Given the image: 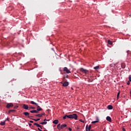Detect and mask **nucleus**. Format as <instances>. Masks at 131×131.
Segmentation results:
<instances>
[{
    "label": "nucleus",
    "instance_id": "1",
    "mask_svg": "<svg viewBox=\"0 0 131 131\" xmlns=\"http://www.w3.org/2000/svg\"><path fill=\"white\" fill-rule=\"evenodd\" d=\"M78 116H77V115L76 114H73L72 115H68V118L72 119H75V120H77Z\"/></svg>",
    "mask_w": 131,
    "mask_h": 131
},
{
    "label": "nucleus",
    "instance_id": "2",
    "mask_svg": "<svg viewBox=\"0 0 131 131\" xmlns=\"http://www.w3.org/2000/svg\"><path fill=\"white\" fill-rule=\"evenodd\" d=\"M79 70L81 71V72L85 73V74H88L89 73V71L88 70L84 69L82 68H80Z\"/></svg>",
    "mask_w": 131,
    "mask_h": 131
},
{
    "label": "nucleus",
    "instance_id": "3",
    "mask_svg": "<svg viewBox=\"0 0 131 131\" xmlns=\"http://www.w3.org/2000/svg\"><path fill=\"white\" fill-rule=\"evenodd\" d=\"M63 71L66 72V73H71V71H70V70L68 69L67 67H64L63 70Z\"/></svg>",
    "mask_w": 131,
    "mask_h": 131
},
{
    "label": "nucleus",
    "instance_id": "4",
    "mask_svg": "<svg viewBox=\"0 0 131 131\" xmlns=\"http://www.w3.org/2000/svg\"><path fill=\"white\" fill-rule=\"evenodd\" d=\"M92 127V125H90L89 126L88 125H86V131H90L91 130V128Z\"/></svg>",
    "mask_w": 131,
    "mask_h": 131
},
{
    "label": "nucleus",
    "instance_id": "5",
    "mask_svg": "<svg viewBox=\"0 0 131 131\" xmlns=\"http://www.w3.org/2000/svg\"><path fill=\"white\" fill-rule=\"evenodd\" d=\"M13 106H14V105L13 104V103H10L7 104L6 105V108H10V107H13Z\"/></svg>",
    "mask_w": 131,
    "mask_h": 131
},
{
    "label": "nucleus",
    "instance_id": "6",
    "mask_svg": "<svg viewBox=\"0 0 131 131\" xmlns=\"http://www.w3.org/2000/svg\"><path fill=\"white\" fill-rule=\"evenodd\" d=\"M63 86H68L69 85V83L67 81L64 82L63 84Z\"/></svg>",
    "mask_w": 131,
    "mask_h": 131
},
{
    "label": "nucleus",
    "instance_id": "7",
    "mask_svg": "<svg viewBox=\"0 0 131 131\" xmlns=\"http://www.w3.org/2000/svg\"><path fill=\"white\" fill-rule=\"evenodd\" d=\"M23 114L25 115V116H28V118H30V116H29V113L28 112H24Z\"/></svg>",
    "mask_w": 131,
    "mask_h": 131
},
{
    "label": "nucleus",
    "instance_id": "8",
    "mask_svg": "<svg viewBox=\"0 0 131 131\" xmlns=\"http://www.w3.org/2000/svg\"><path fill=\"white\" fill-rule=\"evenodd\" d=\"M99 118L97 117V118H96V121H92V122H91V123H92V124L97 123V122H99Z\"/></svg>",
    "mask_w": 131,
    "mask_h": 131
},
{
    "label": "nucleus",
    "instance_id": "9",
    "mask_svg": "<svg viewBox=\"0 0 131 131\" xmlns=\"http://www.w3.org/2000/svg\"><path fill=\"white\" fill-rule=\"evenodd\" d=\"M106 120L107 121H109V122H111L112 121V119H111V117L110 116L106 117Z\"/></svg>",
    "mask_w": 131,
    "mask_h": 131
},
{
    "label": "nucleus",
    "instance_id": "10",
    "mask_svg": "<svg viewBox=\"0 0 131 131\" xmlns=\"http://www.w3.org/2000/svg\"><path fill=\"white\" fill-rule=\"evenodd\" d=\"M43 115H45V113L40 114H37V115H35V116H37L38 117H42V116H43Z\"/></svg>",
    "mask_w": 131,
    "mask_h": 131
},
{
    "label": "nucleus",
    "instance_id": "11",
    "mask_svg": "<svg viewBox=\"0 0 131 131\" xmlns=\"http://www.w3.org/2000/svg\"><path fill=\"white\" fill-rule=\"evenodd\" d=\"M34 125H36L37 126V127H40L41 129H42V127H41V125H39V124L34 123Z\"/></svg>",
    "mask_w": 131,
    "mask_h": 131
},
{
    "label": "nucleus",
    "instance_id": "12",
    "mask_svg": "<svg viewBox=\"0 0 131 131\" xmlns=\"http://www.w3.org/2000/svg\"><path fill=\"white\" fill-rule=\"evenodd\" d=\"M66 126H67V124H62V125L60 126V129H63V128H64V127H66Z\"/></svg>",
    "mask_w": 131,
    "mask_h": 131
},
{
    "label": "nucleus",
    "instance_id": "13",
    "mask_svg": "<svg viewBox=\"0 0 131 131\" xmlns=\"http://www.w3.org/2000/svg\"><path fill=\"white\" fill-rule=\"evenodd\" d=\"M23 108H24V109H25L26 110H28V105L24 104Z\"/></svg>",
    "mask_w": 131,
    "mask_h": 131
},
{
    "label": "nucleus",
    "instance_id": "14",
    "mask_svg": "<svg viewBox=\"0 0 131 131\" xmlns=\"http://www.w3.org/2000/svg\"><path fill=\"white\" fill-rule=\"evenodd\" d=\"M107 109H108V110H112V109H113V106L111 105H109L107 106Z\"/></svg>",
    "mask_w": 131,
    "mask_h": 131
},
{
    "label": "nucleus",
    "instance_id": "15",
    "mask_svg": "<svg viewBox=\"0 0 131 131\" xmlns=\"http://www.w3.org/2000/svg\"><path fill=\"white\" fill-rule=\"evenodd\" d=\"M53 123L54 124H58V123H59V121L58 120H55L53 121Z\"/></svg>",
    "mask_w": 131,
    "mask_h": 131
},
{
    "label": "nucleus",
    "instance_id": "16",
    "mask_svg": "<svg viewBox=\"0 0 131 131\" xmlns=\"http://www.w3.org/2000/svg\"><path fill=\"white\" fill-rule=\"evenodd\" d=\"M41 110H42V109H41L40 108V106H37V111H38H38H41Z\"/></svg>",
    "mask_w": 131,
    "mask_h": 131
},
{
    "label": "nucleus",
    "instance_id": "17",
    "mask_svg": "<svg viewBox=\"0 0 131 131\" xmlns=\"http://www.w3.org/2000/svg\"><path fill=\"white\" fill-rule=\"evenodd\" d=\"M31 113H38V111L36 110L30 111Z\"/></svg>",
    "mask_w": 131,
    "mask_h": 131
},
{
    "label": "nucleus",
    "instance_id": "18",
    "mask_svg": "<svg viewBox=\"0 0 131 131\" xmlns=\"http://www.w3.org/2000/svg\"><path fill=\"white\" fill-rule=\"evenodd\" d=\"M57 127L59 130H61V128H60L61 127V124H58L57 126Z\"/></svg>",
    "mask_w": 131,
    "mask_h": 131
},
{
    "label": "nucleus",
    "instance_id": "19",
    "mask_svg": "<svg viewBox=\"0 0 131 131\" xmlns=\"http://www.w3.org/2000/svg\"><path fill=\"white\" fill-rule=\"evenodd\" d=\"M0 124H1V125H5L6 124V121H4V122H1L0 123Z\"/></svg>",
    "mask_w": 131,
    "mask_h": 131
},
{
    "label": "nucleus",
    "instance_id": "20",
    "mask_svg": "<svg viewBox=\"0 0 131 131\" xmlns=\"http://www.w3.org/2000/svg\"><path fill=\"white\" fill-rule=\"evenodd\" d=\"M11 112H16V110H11L9 111V113H11Z\"/></svg>",
    "mask_w": 131,
    "mask_h": 131
},
{
    "label": "nucleus",
    "instance_id": "21",
    "mask_svg": "<svg viewBox=\"0 0 131 131\" xmlns=\"http://www.w3.org/2000/svg\"><path fill=\"white\" fill-rule=\"evenodd\" d=\"M31 103L33 105H37V103H35L34 101H31Z\"/></svg>",
    "mask_w": 131,
    "mask_h": 131
},
{
    "label": "nucleus",
    "instance_id": "22",
    "mask_svg": "<svg viewBox=\"0 0 131 131\" xmlns=\"http://www.w3.org/2000/svg\"><path fill=\"white\" fill-rule=\"evenodd\" d=\"M47 122H42L40 123V124H47Z\"/></svg>",
    "mask_w": 131,
    "mask_h": 131
},
{
    "label": "nucleus",
    "instance_id": "23",
    "mask_svg": "<svg viewBox=\"0 0 131 131\" xmlns=\"http://www.w3.org/2000/svg\"><path fill=\"white\" fill-rule=\"evenodd\" d=\"M108 45H112V41H111L110 40H108Z\"/></svg>",
    "mask_w": 131,
    "mask_h": 131
},
{
    "label": "nucleus",
    "instance_id": "24",
    "mask_svg": "<svg viewBox=\"0 0 131 131\" xmlns=\"http://www.w3.org/2000/svg\"><path fill=\"white\" fill-rule=\"evenodd\" d=\"M33 120H34V121H38V120H40V119H33Z\"/></svg>",
    "mask_w": 131,
    "mask_h": 131
},
{
    "label": "nucleus",
    "instance_id": "25",
    "mask_svg": "<svg viewBox=\"0 0 131 131\" xmlns=\"http://www.w3.org/2000/svg\"><path fill=\"white\" fill-rule=\"evenodd\" d=\"M119 95H120V92H119L117 94V99L119 98Z\"/></svg>",
    "mask_w": 131,
    "mask_h": 131
},
{
    "label": "nucleus",
    "instance_id": "26",
    "mask_svg": "<svg viewBox=\"0 0 131 131\" xmlns=\"http://www.w3.org/2000/svg\"><path fill=\"white\" fill-rule=\"evenodd\" d=\"M94 69H95V70H97V69H99V66H96L94 68Z\"/></svg>",
    "mask_w": 131,
    "mask_h": 131
},
{
    "label": "nucleus",
    "instance_id": "27",
    "mask_svg": "<svg viewBox=\"0 0 131 131\" xmlns=\"http://www.w3.org/2000/svg\"><path fill=\"white\" fill-rule=\"evenodd\" d=\"M68 117V115H65L64 116H63V119H66V118Z\"/></svg>",
    "mask_w": 131,
    "mask_h": 131
},
{
    "label": "nucleus",
    "instance_id": "28",
    "mask_svg": "<svg viewBox=\"0 0 131 131\" xmlns=\"http://www.w3.org/2000/svg\"><path fill=\"white\" fill-rule=\"evenodd\" d=\"M79 121H80V122H82L83 123H84V121L82 120V119H80V120H79Z\"/></svg>",
    "mask_w": 131,
    "mask_h": 131
},
{
    "label": "nucleus",
    "instance_id": "29",
    "mask_svg": "<svg viewBox=\"0 0 131 131\" xmlns=\"http://www.w3.org/2000/svg\"><path fill=\"white\" fill-rule=\"evenodd\" d=\"M128 78H129V81H131V76L130 75H129L128 76Z\"/></svg>",
    "mask_w": 131,
    "mask_h": 131
},
{
    "label": "nucleus",
    "instance_id": "30",
    "mask_svg": "<svg viewBox=\"0 0 131 131\" xmlns=\"http://www.w3.org/2000/svg\"><path fill=\"white\" fill-rule=\"evenodd\" d=\"M130 81H128L127 82V84L128 85H129V84H130Z\"/></svg>",
    "mask_w": 131,
    "mask_h": 131
},
{
    "label": "nucleus",
    "instance_id": "31",
    "mask_svg": "<svg viewBox=\"0 0 131 131\" xmlns=\"http://www.w3.org/2000/svg\"><path fill=\"white\" fill-rule=\"evenodd\" d=\"M68 129H69V130H70V131L72 130V129L71 128H70V127H69V128H68Z\"/></svg>",
    "mask_w": 131,
    "mask_h": 131
},
{
    "label": "nucleus",
    "instance_id": "32",
    "mask_svg": "<svg viewBox=\"0 0 131 131\" xmlns=\"http://www.w3.org/2000/svg\"><path fill=\"white\" fill-rule=\"evenodd\" d=\"M126 53H127V55H128V54H129V50H127Z\"/></svg>",
    "mask_w": 131,
    "mask_h": 131
},
{
    "label": "nucleus",
    "instance_id": "33",
    "mask_svg": "<svg viewBox=\"0 0 131 131\" xmlns=\"http://www.w3.org/2000/svg\"><path fill=\"white\" fill-rule=\"evenodd\" d=\"M18 108V106H15L14 107V109H17Z\"/></svg>",
    "mask_w": 131,
    "mask_h": 131
},
{
    "label": "nucleus",
    "instance_id": "34",
    "mask_svg": "<svg viewBox=\"0 0 131 131\" xmlns=\"http://www.w3.org/2000/svg\"><path fill=\"white\" fill-rule=\"evenodd\" d=\"M9 118H7L5 120V121H7V120H8V121H9Z\"/></svg>",
    "mask_w": 131,
    "mask_h": 131
},
{
    "label": "nucleus",
    "instance_id": "35",
    "mask_svg": "<svg viewBox=\"0 0 131 131\" xmlns=\"http://www.w3.org/2000/svg\"><path fill=\"white\" fill-rule=\"evenodd\" d=\"M31 109H35V107L32 106L31 107Z\"/></svg>",
    "mask_w": 131,
    "mask_h": 131
},
{
    "label": "nucleus",
    "instance_id": "36",
    "mask_svg": "<svg viewBox=\"0 0 131 131\" xmlns=\"http://www.w3.org/2000/svg\"><path fill=\"white\" fill-rule=\"evenodd\" d=\"M122 130H123V131H126V130H125V128H122Z\"/></svg>",
    "mask_w": 131,
    "mask_h": 131
},
{
    "label": "nucleus",
    "instance_id": "37",
    "mask_svg": "<svg viewBox=\"0 0 131 131\" xmlns=\"http://www.w3.org/2000/svg\"><path fill=\"white\" fill-rule=\"evenodd\" d=\"M38 130H39V131H42V130H41V129H40V128H38Z\"/></svg>",
    "mask_w": 131,
    "mask_h": 131
},
{
    "label": "nucleus",
    "instance_id": "38",
    "mask_svg": "<svg viewBox=\"0 0 131 131\" xmlns=\"http://www.w3.org/2000/svg\"><path fill=\"white\" fill-rule=\"evenodd\" d=\"M30 122L31 123H33V121H30Z\"/></svg>",
    "mask_w": 131,
    "mask_h": 131
},
{
    "label": "nucleus",
    "instance_id": "39",
    "mask_svg": "<svg viewBox=\"0 0 131 131\" xmlns=\"http://www.w3.org/2000/svg\"><path fill=\"white\" fill-rule=\"evenodd\" d=\"M47 119H44V121H47Z\"/></svg>",
    "mask_w": 131,
    "mask_h": 131
},
{
    "label": "nucleus",
    "instance_id": "40",
    "mask_svg": "<svg viewBox=\"0 0 131 131\" xmlns=\"http://www.w3.org/2000/svg\"><path fill=\"white\" fill-rule=\"evenodd\" d=\"M77 129H79V127H77Z\"/></svg>",
    "mask_w": 131,
    "mask_h": 131
},
{
    "label": "nucleus",
    "instance_id": "41",
    "mask_svg": "<svg viewBox=\"0 0 131 131\" xmlns=\"http://www.w3.org/2000/svg\"><path fill=\"white\" fill-rule=\"evenodd\" d=\"M47 121H50V120H47Z\"/></svg>",
    "mask_w": 131,
    "mask_h": 131
},
{
    "label": "nucleus",
    "instance_id": "42",
    "mask_svg": "<svg viewBox=\"0 0 131 131\" xmlns=\"http://www.w3.org/2000/svg\"><path fill=\"white\" fill-rule=\"evenodd\" d=\"M111 131H114V130H111Z\"/></svg>",
    "mask_w": 131,
    "mask_h": 131
},
{
    "label": "nucleus",
    "instance_id": "43",
    "mask_svg": "<svg viewBox=\"0 0 131 131\" xmlns=\"http://www.w3.org/2000/svg\"><path fill=\"white\" fill-rule=\"evenodd\" d=\"M130 94V98H131V94Z\"/></svg>",
    "mask_w": 131,
    "mask_h": 131
},
{
    "label": "nucleus",
    "instance_id": "44",
    "mask_svg": "<svg viewBox=\"0 0 131 131\" xmlns=\"http://www.w3.org/2000/svg\"><path fill=\"white\" fill-rule=\"evenodd\" d=\"M103 131H105V130H103Z\"/></svg>",
    "mask_w": 131,
    "mask_h": 131
}]
</instances>
